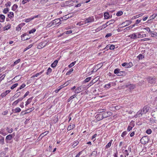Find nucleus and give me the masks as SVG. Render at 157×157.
<instances>
[{
  "label": "nucleus",
  "mask_w": 157,
  "mask_h": 157,
  "mask_svg": "<svg viewBox=\"0 0 157 157\" xmlns=\"http://www.w3.org/2000/svg\"><path fill=\"white\" fill-rule=\"evenodd\" d=\"M26 86L25 84V83H23L20 86L19 88L17 89V91L20 90L22 89V88H24Z\"/></svg>",
  "instance_id": "obj_37"
},
{
  "label": "nucleus",
  "mask_w": 157,
  "mask_h": 157,
  "mask_svg": "<svg viewBox=\"0 0 157 157\" xmlns=\"http://www.w3.org/2000/svg\"><path fill=\"white\" fill-rule=\"evenodd\" d=\"M149 110V107L147 106H145L143 108L141 109V110L142 111L143 113L144 114H145L148 112Z\"/></svg>",
  "instance_id": "obj_5"
},
{
  "label": "nucleus",
  "mask_w": 157,
  "mask_h": 157,
  "mask_svg": "<svg viewBox=\"0 0 157 157\" xmlns=\"http://www.w3.org/2000/svg\"><path fill=\"white\" fill-rule=\"evenodd\" d=\"M18 7V6L15 4H14L12 7V10L13 11H15Z\"/></svg>",
  "instance_id": "obj_23"
},
{
  "label": "nucleus",
  "mask_w": 157,
  "mask_h": 157,
  "mask_svg": "<svg viewBox=\"0 0 157 157\" xmlns=\"http://www.w3.org/2000/svg\"><path fill=\"white\" fill-rule=\"evenodd\" d=\"M120 71V70L118 68L116 69L114 71V73L115 74H117V75H118V74L119 73Z\"/></svg>",
  "instance_id": "obj_45"
},
{
  "label": "nucleus",
  "mask_w": 157,
  "mask_h": 157,
  "mask_svg": "<svg viewBox=\"0 0 157 157\" xmlns=\"http://www.w3.org/2000/svg\"><path fill=\"white\" fill-rule=\"evenodd\" d=\"M0 134L4 136H5L7 134L5 132V130L3 129H2L0 130Z\"/></svg>",
  "instance_id": "obj_26"
},
{
  "label": "nucleus",
  "mask_w": 157,
  "mask_h": 157,
  "mask_svg": "<svg viewBox=\"0 0 157 157\" xmlns=\"http://www.w3.org/2000/svg\"><path fill=\"white\" fill-rule=\"evenodd\" d=\"M43 71H41L39 73H36V75H34L33 76V77H37L38 75H41L43 72Z\"/></svg>",
  "instance_id": "obj_40"
},
{
  "label": "nucleus",
  "mask_w": 157,
  "mask_h": 157,
  "mask_svg": "<svg viewBox=\"0 0 157 157\" xmlns=\"http://www.w3.org/2000/svg\"><path fill=\"white\" fill-rule=\"evenodd\" d=\"M155 78L151 77H149L147 78L148 82L151 84H154L155 83Z\"/></svg>",
  "instance_id": "obj_3"
},
{
  "label": "nucleus",
  "mask_w": 157,
  "mask_h": 157,
  "mask_svg": "<svg viewBox=\"0 0 157 157\" xmlns=\"http://www.w3.org/2000/svg\"><path fill=\"white\" fill-rule=\"evenodd\" d=\"M121 65L124 67L125 68H128L131 67L133 66L132 63L130 62L129 63H124L122 64Z\"/></svg>",
  "instance_id": "obj_4"
},
{
  "label": "nucleus",
  "mask_w": 157,
  "mask_h": 157,
  "mask_svg": "<svg viewBox=\"0 0 157 157\" xmlns=\"http://www.w3.org/2000/svg\"><path fill=\"white\" fill-rule=\"evenodd\" d=\"M46 43H44L43 42H42L39 44L37 46V48L39 49H41L44 47L46 45Z\"/></svg>",
  "instance_id": "obj_8"
},
{
  "label": "nucleus",
  "mask_w": 157,
  "mask_h": 157,
  "mask_svg": "<svg viewBox=\"0 0 157 157\" xmlns=\"http://www.w3.org/2000/svg\"><path fill=\"white\" fill-rule=\"evenodd\" d=\"M9 11V9L7 8H5L3 11V13L4 14H6Z\"/></svg>",
  "instance_id": "obj_48"
},
{
  "label": "nucleus",
  "mask_w": 157,
  "mask_h": 157,
  "mask_svg": "<svg viewBox=\"0 0 157 157\" xmlns=\"http://www.w3.org/2000/svg\"><path fill=\"white\" fill-rule=\"evenodd\" d=\"M115 21L113 19L111 20L110 21H109L106 22L107 24L108 25H109L110 24H112Z\"/></svg>",
  "instance_id": "obj_31"
},
{
  "label": "nucleus",
  "mask_w": 157,
  "mask_h": 157,
  "mask_svg": "<svg viewBox=\"0 0 157 157\" xmlns=\"http://www.w3.org/2000/svg\"><path fill=\"white\" fill-rule=\"evenodd\" d=\"M61 21V20L60 19H56L54 20H53L48 25H49V27L50 26H52L53 25H56L57 24L60 23Z\"/></svg>",
  "instance_id": "obj_1"
},
{
  "label": "nucleus",
  "mask_w": 157,
  "mask_h": 157,
  "mask_svg": "<svg viewBox=\"0 0 157 157\" xmlns=\"http://www.w3.org/2000/svg\"><path fill=\"white\" fill-rule=\"evenodd\" d=\"M108 25V24L106 23V24H104L103 25H101V29H104L105 28H106V27H107Z\"/></svg>",
  "instance_id": "obj_63"
},
{
  "label": "nucleus",
  "mask_w": 157,
  "mask_h": 157,
  "mask_svg": "<svg viewBox=\"0 0 157 157\" xmlns=\"http://www.w3.org/2000/svg\"><path fill=\"white\" fill-rule=\"evenodd\" d=\"M126 86V87H128L130 90H132L134 89L135 87V86L134 85L131 84L128 85H127Z\"/></svg>",
  "instance_id": "obj_19"
},
{
  "label": "nucleus",
  "mask_w": 157,
  "mask_h": 157,
  "mask_svg": "<svg viewBox=\"0 0 157 157\" xmlns=\"http://www.w3.org/2000/svg\"><path fill=\"white\" fill-rule=\"evenodd\" d=\"M69 17L68 15H66L63 17L61 18L60 19H62L63 20H66L68 18H69Z\"/></svg>",
  "instance_id": "obj_47"
},
{
  "label": "nucleus",
  "mask_w": 157,
  "mask_h": 157,
  "mask_svg": "<svg viewBox=\"0 0 157 157\" xmlns=\"http://www.w3.org/2000/svg\"><path fill=\"white\" fill-rule=\"evenodd\" d=\"M5 16L2 14L0 15V21L1 22H3L5 19Z\"/></svg>",
  "instance_id": "obj_22"
},
{
  "label": "nucleus",
  "mask_w": 157,
  "mask_h": 157,
  "mask_svg": "<svg viewBox=\"0 0 157 157\" xmlns=\"http://www.w3.org/2000/svg\"><path fill=\"white\" fill-rule=\"evenodd\" d=\"M111 83L110 82L107 84L105 85V88L107 89L109 88L111 86Z\"/></svg>",
  "instance_id": "obj_35"
},
{
  "label": "nucleus",
  "mask_w": 157,
  "mask_h": 157,
  "mask_svg": "<svg viewBox=\"0 0 157 157\" xmlns=\"http://www.w3.org/2000/svg\"><path fill=\"white\" fill-rule=\"evenodd\" d=\"M94 19L93 17L91 16L86 18L84 21V24H86L89 23H91L94 22Z\"/></svg>",
  "instance_id": "obj_2"
},
{
  "label": "nucleus",
  "mask_w": 157,
  "mask_h": 157,
  "mask_svg": "<svg viewBox=\"0 0 157 157\" xmlns=\"http://www.w3.org/2000/svg\"><path fill=\"white\" fill-rule=\"evenodd\" d=\"M115 48V46L113 45H109V49L110 50H113Z\"/></svg>",
  "instance_id": "obj_53"
},
{
  "label": "nucleus",
  "mask_w": 157,
  "mask_h": 157,
  "mask_svg": "<svg viewBox=\"0 0 157 157\" xmlns=\"http://www.w3.org/2000/svg\"><path fill=\"white\" fill-rule=\"evenodd\" d=\"M73 2L72 0H69L66 1L65 2V5L67 6L71 5L73 4Z\"/></svg>",
  "instance_id": "obj_15"
},
{
  "label": "nucleus",
  "mask_w": 157,
  "mask_h": 157,
  "mask_svg": "<svg viewBox=\"0 0 157 157\" xmlns=\"http://www.w3.org/2000/svg\"><path fill=\"white\" fill-rule=\"evenodd\" d=\"M21 29V28L19 25H18V26L16 28V30L18 31H20Z\"/></svg>",
  "instance_id": "obj_64"
},
{
  "label": "nucleus",
  "mask_w": 157,
  "mask_h": 157,
  "mask_svg": "<svg viewBox=\"0 0 157 157\" xmlns=\"http://www.w3.org/2000/svg\"><path fill=\"white\" fill-rule=\"evenodd\" d=\"M76 63V61H75L71 63L68 66V67L70 68H71L75 65Z\"/></svg>",
  "instance_id": "obj_39"
},
{
  "label": "nucleus",
  "mask_w": 157,
  "mask_h": 157,
  "mask_svg": "<svg viewBox=\"0 0 157 157\" xmlns=\"http://www.w3.org/2000/svg\"><path fill=\"white\" fill-rule=\"evenodd\" d=\"M11 27V25L10 24H8L7 25H6L3 27V30L6 31L10 29Z\"/></svg>",
  "instance_id": "obj_16"
},
{
  "label": "nucleus",
  "mask_w": 157,
  "mask_h": 157,
  "mask_svg": "<svg viewBox=\"0 0 157 157\" xmlns=\"http://www.w3.org/2000/svg\"><path fill=\"white\" fill-rule=\"evenodd\" d=\"M143 14H140L139 15H136L135 16H134L133 17H132V19H135L138 18L139 17H140V16H142L143 15Z\"/></svg>",
  "instance_id": "obj_41"
},
{
  "label": "nucleus",
  "mask_w": 157,
  "mask_h": 157,
  "mask_svg": "<svg viewBox=\"0 0 157 157\" xmlns=\"http://www.w3.org/2000/svg\"><path fill=\"white\" fill-rule=\"evenodd\" d=\"M21 111V109L19 107H17L14 109L12 110V112L15 113H18L20 112Z\"/></svg>",
  "instance_id": "obj_11"
},
{
  "label": "nucleus",
  "mask_w": 157,
  "mask_h": 157,
  "mask_svg": "<svg viewBox=\"0 0 157 157\" xmlns=\"http://www.w3.org/2000/svg\"><path fill=\"white\" fill-rule=\"evenodd\" d=\"M14 16V13H13V12H10L8 15V17L10 19L13 18V17Z\"/></svg>",
  "instance_id": "obj_21"
},
{
  "label": "nucleus",
  "mask_w": 157,
  "mask_h": 157,
  "mask_svg": "<svg viewBox=\"0 0 157 157\" xmlns=\"http://www.w3.org/2000/svg\"><path fill=\"white\" fill-rule=\"evenodd\" d=\"M96 120L99 121L104 118L102 114H98L95 117Z\"/></svg>",
  "instance_id": "obj_6"
},
{
  "label": "nucleus",
  "mask_w": 157,
  "mask_h": 157,
  "mask_svg": "<svg viewBox=\"0 0 157 157\" xmlns=\"http://www.w3.org/2000/svg\"><path fill=\"white\" fill-rule=\"evenodd\" d=\"M123 13L122 11H120L117 13L116 15L118 16H120L123 14Z\"/></svg>",
  "instance_id": "obj_52"
},
{
  "label": "nucleus",
  "mask_w": 157,
  "mask_h": 157,
  "mask_svg": "<svg viewBox=\"0 0 157 157\" xmlns=\"http://www.w3.org/2000/svg\"><path fill=\"white\" fill-rule=\"evenodd\" d=\"M79 143L78 141L76 140L75 141L72 146L73 147H74L75 146H76Z\"/></svg>",
  "instance_id": "obj_33"
},
{
  "label": "nucleus",
  "mask_w": 157,
  "mask_h": 157,
  "mask_svg": "<svg viewBox=\"0 0 157 157\" xmlns=\"http://www.w3.org/2000/svg\"><path fill=\"white\" fill-rule=\"evenodd\" d=\"M127 134V132L126 131H124L122 133L121 136V137H123Z\"/></svg>",
  "instance_id": "obj_59"
},
{
  "label": "nucleus",
  "mask_w": 157,
  "mask_h": 157,
  "mask_svg": "<svg viewBox=\"0 0 157 157\" xmlns=\"http://www.w3.org/2000/svg\"><path fill=\"white\" fill-rule=\"evenodd\" d=\"M152 131L150 129H147L146 131V132L148 134H150L151 133Z\"/></svg>",
  "instance_id": "obj_56"
},
{
  "label": "nucleus",
  "mask_w": 157,
  "mask_h": 157,
  "mask_svg": "<svg viewBox=\"0 0 157 157\" xmlns=\"http://www.w3.org/2000/svg\"><path fill=\"white\" fill-rule=\"evenodd\" d=\"M137 58L139 59H142L144 58V56L141 54H140L137 56Z\"/></svg>",
  "instance_id": "obj_54"
},
{
  "label": "nucleus",
  "mask_w": 157,
  "mask_h": 157,
  "mask_svg": "<svg viewBox=\"0 0 157 157\" xmlns=\"http://www.w3.org/2000/svg\"><path fill=\"white\" fill-rule=\"evenodd\" d=\"M135 125V124H134V122L133 121H132L129 124V126L130 127H132V128H133Z\"/></svg>",
  "instance_id": "obj_44"
},
{
  "label": "nucleus",
  "mask_w": 157,
  "mask_h": 157,
  "mask_svg": "<svg viewBox=\"0 0 157 157\" xmlns=\"http://www.w3.org/2000/svg\"><path fill=\"white\" fill-rule=\"evenodd\" d=\"M30 0H22L21 2V3L23 4H24L27 2H29Z\"/></svg>",
  "instance_id": "obj_60"
},
{
  "label": "nucleus",
  "mask_w": 157,
  "mask_h": 157,
  "mask_svg": "<svg viewBox=\"0 0 157 157\" xmlns=\"http://www.w3.org/2000/svg\"><path fill=\"white\" fill-rule=\"evenodd\" d=\"M33 46V44H31L29 45L27 47H26L25 48L24 50V52H25L27 51V50H28L29 49H30L31 48L32 46Z\"/></svg>",
  "instance_id": "obj_34"
},
{
  "label": "nucleus",
  "mask_w": 157,
  "mask_h": 157,
  "mask_svg": "<svg viewBox=\"0 0 157 157\" xmlns=\"http://www.w3.org/2000/svg\"><path fill=\"white\" fill-rule=\"evenodd\" d=\"M77 95L76 94H75L71 97L68 99V101H70L72 99L74 98H75Z\"/></svg>",
  "instance_id": "obj_51"
},
{
  "label": "nucleus",
  "mask_w": 157,
  "mask_h": 157,
  "mask_svg": "<svg viewBox=\"0 0 157 157\" xmlns=\"http://www.w3.org/2000/svg\"><path fill=\"white\" fill-rule=\"evenodd\" d=\"M152 37H155L157 39V33L152 31L150 34Z\"/></svg>",
  "instance_id": "obj_12"
},
{
  "label": "nucleus",
  "mask_w": 157,
  "mask_h": 157,
  "mask_svg": "<svg viewBox=\"0 0 157 157\" xmlns=\"http://www.w3.org/2000/svg\"><path fill=\"white\" fill-rule=\"evenodd\" d=\"M91 77H89L86 78L84 81V83H86L89 82L91 79Z\"/></svg>",
  "instance_id": "obj_46"
},
{
  "label": "nucleus",
  "mask_w": 157,
  "mask_h": 157,
  "mask_svg": "<svg viewBox=\"0 0 157 157\" xmlns=\"http://www.w3.org/2000/svg\"><path fill=\"white\" fill-rule=\"evenodd\" d=\"M11 5V2H7L5 4V6L6 7L7 6H10Z\"/></svg>",
  "instance_id": "obj_62"
},
{
  "label": "nucleus",
  "mask_w": 157,
  "mask_h": 157,
  "mask_svg": "<svg viewBox=\"0 0 157 157\" xmlns=\"http://www.w3.org/2000/svg\"><path fill=\"white\" fill-rule=\"evenodd\" d=\"M143 29H145L146 30H147V31L149 32L150 33V34L151 33V32H152V31H151L150 28L149 27H147V28H144Z\"/></svg>",
  "instance_id": "obj_57"
},
{
  "label": "nucleus",
  "mask_w": 157,
  "mask_h": 157,
  "mask_svg": "<svg viewBox=\"0 0 157 157\" xmlns=\"http://www.w3.org/2000/svg\"><path fill=\"white\" fill-rule=\"evenodd\" d=\"M13 138L12 134H10L7 135L6 137V139L9 140H10Z\"/></svg>",
  "instance_id": "obj_27"
},
{
  "label": "nucleus",
  "mask_w": 157,
  "mask_h": 157,
  "mask_svg": "<svg viewBox=\"0 0 157 157\" xmlns=\"http://www.w3.org/2000/svg\"><path fill=\"white\" fill-rule=\"evenodd\" d=\"M27 36V35L26 34H23L21 35V40H25L29 39V37H25L26 36Z\"/></svg>",
  "instance_id": "obj_13"
},
{
  "label": "nucleus",
  "mask_w": 157,
  "mask_h": 157,
  "mask_svg": "<svg viewBox=\"0 0 157 157\" xmlns=\"http://www.w3.org/2000/svg\"><path fill=\"white\" fill-rule=\"evenodd\" d=\"M143 114H144L141 110H140L137 112L136 114L135 115L134 117L137 118V117H140Z\"/></svg>",
  "instance_id": "obj_9"
},
{
  "label": "nucleus",
  "mask_w": 157,
  "mask_h": 157,
  "mask_svg": "<svg viewBox=\"0 0 157 157\" xmlns=\"http://www.w3.org/2000/svg\"><path fill=\"white\" fill-rule=\"evenodd\" d=\"M36 31V30L35 29H33L31 30H30L29 32V34H30L32 33H34Z\"/></svg>",
  "instance_id": "obj_55"
},
{
  "label": "nucleus",
  "mask_w": 157,
  "mask_h": 157,
  "mask_svg": "<svg viewBox=\"0 0 157 157\" xmlns=\"http://www.w3.org/2000/svg\"><path fill=\"white\" fill-rule=\"evenodd\" d=\"M18 103L19 102L17 100L13 103L12 105L13 106H16Z\"/></svg>",
  "instance_id": "obj_61"
},
{
  "label": "nucleus",
  "mask_w": 157,
  "mask_h": 157,
  "mask_svg": "<svg viewBox=\"0 0 157 157\" xmlns=\"http://www.w3.org/2000/svg\"><path fill=\"white\" fill-rule=\"evenodd\" d=\"M131 39H137L135 33H134L132 34H130L128 36Z\"/></svg>",
  "instance_id": "obj_10"
},
{
  "label": "nucleus",
  "mask_w": 157,
  "mask_h": 157,
  "mask_svg": "<svg viewBox=\"0 0 157 157\" xmlns=\"http://www.w3.org/2000/svg\"><path fill=\"white\" fill-rule=\"evenodd\" d=\"M58 61L57 60H55L51 65V67L54 68L55 67L58 63Z\"/></svg>",
  "instance_id": "obj_17"
},
{
  "label": "nucleus",
  "mask_w": 157,
  "mask_h": 157,
  "mask_svg": "<svg viewBox=\"0 0 157 157\" xmlns=\"http://www.w3.org/2000/svg\"><path fill=\"white\" fill-rule=\"evenodd\" d=\"M32 20L33 19L32 18V17L28 18L25 19L24 20L25 22L26 23L29 22Z\"/></svg>",
  "instance_id": "obj_36"
},
{
  "label": "nucleus",
  "mask_w": 157,
  "mask_h": 157,
  "mask_svg": "<svg viewBox=\"0 0 157 157\" xmlns=\"http://www.w3.org/2000/svg\"><path fill=\"white\" fill-rule=\"evenodd\" d=\"M104 17L105 19H108L109 17V14L108 13L106 12L104 13Z\"/></svg>",
  "instance_id": "obj_32"
},
{
  "label": "nucleus",
  "mask_w": 157,
  "mask_h": 157,
  "mask_svg": "<svg viewBox=\"0 0 157 157\" xmlns=\"http://www.w3.org/2000/svg\"><path fill=\"white\" fill-rule=\"evenodd\" d=\"M72 31L71 30H68L64 32L62 34V35H64L65 34H69L71 33H72Z\"/></svg>",
  "instance_id": "obj_25"
},
{
  "label": "nucleus",
  "mask_w": 157,
  "mask_h": 157,
  "mask_svg": "<svg viewBox=\"0 0 157 157\" xmlns=\"http://www.w3.org/2000/svg\"><path fill=\"white\" fill-rule=\"evenodd\" d=\"M82 90L81 86L78 87L74 91V92L75 94H78L80 93Z\"/></svg>",
  "instance_id": "obj_14"
},
{
  "label": "nucleus",
  "mask_w": 157,
  "mask_h": 157,
  "mask_svg": "<svg viewBox=\"0 0 157 157\" xmlns=\"http://www.w3.org/2000/svg\"><path fill=\"white\" fill-rule=\"evenodd\" d=\"M96 82V81H94V79L92 80L90 82L88 85V86L89 87H90L92 85L94 84Z\"/></svg>",
  "instance_id": "obj_30"
},
{
  "label": "nucleus",
  "mask_w": 157,
  "mask_h": 157,
  "mask_svg": "<svg viewBox=\"0 0 157 157\" xmlns=\"http://www.w3.org/2000/svg\"><path fill=\"white\" fill-rule=\"evenodd\" d=\"M6 130L9 133H11L13 131V129L12 128H11L10 129L8 127H7L6 128Z\"/></svg>",
  "instance_id": "obj_50"
},
{
  "label": "nucleus",
  "mask_w": 157,
  "mask_h": 157,
  "mask_svg": "<svg viewBox=\"0 0 157 157\" xmlns=\"http://www.w3.org/2000/svg\"><path fill=\"white\" fill-rule=\"evenodd\" d=\"M74 70L73 68L71 69L69 71H68L66 73L67 75H69Z\"/></svg>",
  "instance_id": "obj_49"
},
{
  "label": "nucleus",
  "mask_w": 157,
  "mask_h": 157,
  "mask_svg": "<svg viewBox=\"0 0 157 157\" xmlns=\"http://www.w3.org/2000/svg\"><path fill=\"white\" fill-rule=\"evenodd\" d=\"M18 85V84L17 83H16L14 84L13 85H12L10 87V88L12 90L14 88L16 87Z\"/></svg>",
  "instance_id": "obj_43"
},
{
  "label": "nucleus",
  "mask_w": 157,
  "mask_h": 157,
  "mask_svg": "<svg viewBox=\"0 0 157 157\" xmlns=\"http://www.w3.org/2000/svg\"><path fill=\"white\" fill-rule=\"evenodd\" d=\"M112 142V140H111L108 143L105 147V149L108 148L111 146Z\"/></svg>",
  "instance_id": "obj_24"
},
{
  "label": "nucleus",
  "mask_w": 157,
  "mask_h": 157,
  "mask_svg": "<svg viewBox=\"0 0 157 157\" xmlns=\"http://www.w3.org/2000/svg\"><path fill=\"white\" fill-rule=\"evenodd\" d=\"M97 154V151H94L92 152L91 155L95 156V155H96Z\"/></svg>",
  "instance_id": "obj_58"
},
{
  "label": "nucleus",
  "mask_w": 157,
  "mask_h": 157,
  "mask_svg": "<svg viewBox=\"0 0 157 157\" xmlns=\"http://www.w3.org/2000/svg\"><path fill=\"white\" fill-rule=\"evenodd\" d=\"M122 152L124 155V157H126L127 156H128L129 155V153L127 151V150H125L124 151L123 150Z\"/></svg>",
  "instance_id": "obj_20"
},
{
  "label": "nucleus",
  "mask_w": 157,
  "mask_h": 157,
  "mask_svg": "<svg viewBox=\"0 0 157 157\" xmlns=\"http://www.w3.org/2000/svg\"><path fill=\"white\" fill-rule=\"evenodd\" d=\"M104 118H105L112 115V113L110 112H105L102 113Z\"/></svg>",
  "instance_id": "obj_7"
},
{
  "label": "nucleus",
  "mask_w": 157,
  "mask_h": 157,
  "mask_svg": "<svg viewBox=\"0 0 157 157\" xmlns=\"http://www.w3.org/2000/svg\"><path fill=\"white\" fill-rule=\"evenodd\" d=\"M32 100V98H29L25 102V105L27 106L29 104L31 101Z\"/></svg>",
  "instance_id": "obj_28"
},
{
  "label": "nucleus",
  "mask_w": 157,
  "mask_h": 157,
  "mask_svg": "<svg viewBox=\"0 0 157 157\" xmlns=\"http://www.w3.org/2000/svg\"><path fill=\"white\" fill-rule=\"evenodd\" d=\"M21 61V59H18L15 62H14L13 63V65H12V66H14L16 65L17 64L19 63Z\"/></svg>",
  "instance_id": "obj_38"
},
{
  "label": "nucleus",
  "mask_w": 157,
  "mask_h": 157,
  "mask_svg": "<svg viewBox=\"0 0 157 157\" xmlns=\"http://www.w3.org/2000/svg\"><path fill=\"white\" fill-rule=\"evenodd\" d=\"M52 71V69L50 67H49L47 70L46 72V74L48 75Z\"/></svg>",
  "instance_id": "obj_42"
},
{
  "label": "nucleus",
  "mask_w": 157,
  "mask_h": 157,
  "mask_svg": "<svg viewBox=\"0 0 157 157\" xmlns=\"http://www.w3.org/2000/svg\"><path fill=\"white\" fill-rule=\"evenodd\" d=\"M0 144L3 145L5 144L4 138L0 135Z\"/></svg>",
  "instance_id": "obj_18"
},
{
  "label": "nucleus",
  "mask_w": 157,
  "mask_h": 157,
  "mask_svg": "<svg viewBox=\"0 0 157 157\" xmlns=\"http://www.w3.org/2000/svg\"><path fill=\"white\" fill-rule=\"evenodd\" d=\"M142 33V32L135 33L136 35V36L137 39L141 38V34Z\"/></svg>",
  "instance_id": "obj_29"
}]
</instances>
